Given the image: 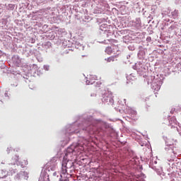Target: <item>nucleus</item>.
<instances>
[{
    "label": "nucleus",
    "mask_w": 181,
    "mask_h": 181,
    "mask_svg": "<svg viewBox=\"0 0 181 181\" xmlns=\"http://www.w3.org/2000/svg\"><path fill=\"white\" fill-rule=\"evenodd\" d=\"M106 52H107V54H111L112 52V48L110 47L106 48Z\"/></svg>",
    "instance_id": "nucleus-7"
},
{
    "label": "nucleus",
    "mask_w": 181,
    "mask_h": 181,
    "mask_svg": "<svg viewBox=\"0 0 181 181\" xmlns=\"http://www.w3.org/2000/svg\"><path fill=\"white\" fill-rule=\"evenodd\" d=\"M90 81L87 80L86 83L87 84H91L93 81H97V76H91L90 78Z\"/></svg>",
    "instance_id": "nucleus-4"
},
{
    "label": "nucleus",
    "mask_w": 181,
    "mask_h": 181,
    "mask_svg": "<svg viewBox=\"0 0 181 181\" xmlns=\"http://www.w3.org/2000/svg\"><path fill=\"white\" fill-rule=\"evenodd\" d=\"M117 55H115V56L110 57L105 59V60L107 63H111V62H115V59H117Z\"/></svg>",
    "instance_id": "nucleus-5"
},
{
    "label": "nucleus",
    "mask_w": 181,
    "mask_h": 181,
    "mask_svg": "<svg viewBox=\"0 0 181 181\" xmlns=\"http://www.w3.org/2000/svg\"><path fill=\"white\" fill-rule=\"evenodd\" d=\"M72 167L73 162H71V160H63L62 167V175H69V173H67V169H70Z\"/></svg>",
    "instance_id": "nucleus-1"
},
{
    "label": "nucleus",
    "mask_w": 181,
    "mask_h": 181,
    "mask_svg": "<svg viewBox=\"0 0 181 181\" xmlns=\"http://www.w3.org/2000/svg\"><path fill=\"white\" fill-rule=\"evenodd\" d=\"M103 101H107L112 103L114 101V96H112V93L111 91L107 90L103 95Z\"/></svg>",
    "instance_id": "nucleus-2"
},
{
    "label": "nucleus",
    "mask_w": 181,
    "mask_h": 181,
    "mask_svg": "<svg viewBox=\"0 0 181 181\" xmlns=\"http://www.w3.org/2000/svg\"><path fill=\"white\" fill-rule=\"evenodd\" d=\"M54 180L63 181V176L59 173L54 172L52 175Z\"/></svg>",
    "instance_id": "nucleus-3"
},
{
    "label": "nucleus",
    "mask_w": 181,
    "mask_h": 181,
    "mask_svg": "<svg viewBox=\"0 0 181 181\" xmlns=\"http://www.w3.org/2000/svg\"><path fill=\"white\" fill-rule=\"evenodd\" d=\"M90 84H94L95 87H100L101 84H103V83L101 82V81L97 80V81L91 82Z\"/></svg>",
    "instance_id": "nucleus-6"
}]
</instances>
